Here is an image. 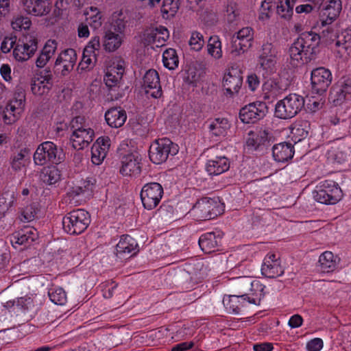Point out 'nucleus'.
Masks as SVG:
<instances>
[{"mask_svg": "<svg viewBox=\"0 0 351 351\" xmlns=\"http://www.w3.org/2000/svg\"><path fill=\"white\" fill-rule=\"evenodd\" d=\"M318 52L316 43H312L311 34L303 33L289 47L290 63L293 66L307 64L316 58Z\"/></svg>", "mask_w": 351, "mask_h": 351, "instance_id": "f257e3e1", "label": "nucleus"}, {"mask_svg": "<svg viewBox=\"0 0 351 351\" xmlns=\"http://www.w3.org/2000/svg\"><path fill=\"white\" fill-rule=\"evenodd\" d=\"M304 98L297 94H290L280 100L275 106V116L289 119L296 116L304 107Z\"/></svg>", "mask_w": 351, "mask_h": 351, "instance_id": "f03ea898", "label": "nucleus"}, {"mask_svg": "<svg viewBox=\"0 0 351 351\" xmlns=\"http://www.w3.org/2000/svg\"><path fill=\"white\" fill-rule=\"evenodd\" d=\"M90 223L89 213L83 209L73 210L62 219L64 231L69 234H80L84 232Z\"/></svg>", "mask_w": 351, "mask_h": 351, "instance_id": "7ed1b4c3", "label": "nucleus"}, {"mask_svg": "<svg viewBox=\"0 0 351 351\" xmlns=\"http://www.w3.org/2000/svg\"><path fill=\"white\" fill-rule=\"evenodd\" d=\"M178 152V147L167 138L156 140L149 147V157L155 164L165 162L169 156H173Z\"/></svg>", "mask_w": 351, "mask_h": 351, "instance_id": "20e7f679", "label": "nucleus"}, {"mask_svg": "<svg viewBox=\"0 0 351 351\" xmlns=\"http://www.w3.org/2000/svg\"><path fill=\"white\" fill-rule=\"evenodd\" d=\"M64 154L62 149L50 141L41 143L34 154V161L37 165H43L47 162L59 164L64 160Z\"/></svg>", "mask_w": 351, "mask_h": 351, "instance_id": "39448f33", "label": "nucleus"}, {"mask_svg": "<svg viewBox=\"0 0 351 351\" xmlns=\"http://www.w3.org/2000/svg\"><path fill=\"white\" fill-rule=\"evenodd\" d=\"M38 48L36 37L31 34H24L19 38L13 50V55L19 61H26L36 52Z\"/></svg>", "mask_w": 351, "mask_h": 351, "instance_id": "423d86ee", "label": "nucleus"}, {"mask_svg": "<svg viewBox=\"0 0 351 351\" xmlns=\"http://www.w3.org/2000/svg\"><path fill=\"white\" fill-rule=\"evenodd\" d=\"M268 112L265 102L256 101L243 107L239 112V117L244 123H254L263 119Z\"/></svg>", "mask_w": 351, "mask_h": 351, "instance_id": "0eeeda50", "label": "nucleus"}, {"mask_svg": "<svg viewBox=\"0 0 351 351\" xmlns=\"http://www.w3.org/2000/svg\"><path fill=\"white\" fill-rule=\"evenodd\" d=\"M163 195V188L158 182L145 184L141 191V199L145 208L152 210L156 208Z\"/></svg>", "mask_w": 351, "mask_h": 351, "instance_id": "6e6552de", "label": "nucleus"}, {"mask_svg": "<svg viewBox=\"0 0 351 351\" xmlns=\"http://www.w3.org/2000/svg\"><path fill=\"white\" fill-rule=\"evenodd\" d=\"M332 74L330 70L324 67H318L311 71L312 91L318 95L326 92L332 82Z\"/></svg>", "mask_w": 351, "mask_h": 351, "instance_id": "1a4fd4ad", "label": "nucleus"}, {"mask_svg": "<svg viewBox=\"0 0 351 351\" xmlns=\"http://www.w3.org/2000/svg\"><path fill=\"white\" fill-rule=\"evenodd\" d=\"M192 211L199 220L213 219L217 216V202L211 198L203 197L195 203Z\"/></svg>", "mask_w": 351, "mask_h": 351, "instance_id": "9d476101", "label": "nucleus"}, {"mask_svg": "<svg viewBox=\"0 0 351 351\" xmlns=\"http://www.w3.org/2000/svg\"><path fill=\"white\" fill-rule=\"evenodd\" d=\"M242 73L238 66H232L223 77V86L227 94L232 96L239 92L243 82Z\"/></svg>", "mask_w": 351, "mask_h": 351, "instance_id": "9b49d317", "label": "nucleus"}, {"mask_svg": "<svg viewBox=\"0 0 351 351\" xmlns=\"http://www.w3.org/2000/svg\"><path fill=\"white\" fill-rule=\"evenodd\" d=\"M143 86L146 94H149L154 98H160L162 95L159 75L154 69L148 70L143 78Z\"/></svg>", "mask_w": 351, "mask_h": 351, "instance_id": "f8f14e48", "label": "nucleus"}, {"mask_svg": "<svg viewBox=\"0 0 351 351\" xmlns=\"http://www.w3.org/2000/svg\"><path fill=\"white\" fill-rule=\"evenodd\" d=\"M21 3L23 10L35 16L47 15L51 9L50 0H21Z\"/></svg>", "mask_w": 351, "mask_h": 351, "instance_id": "ddd939ff", "label": "nucleus"}, {"mask_svg": "<svg viewBox=\"0 0 351 351\" xmlns=\"http://www.w3.org/2000/svg\"><path fill=\"white\" fill-rule=\"evenodd\" d=\"M272 138L267 130L261 129L256 133L255 137L247 139V145L248 147H254V150L264 154L271 146Z\"/></svg>", "mask_w": 351, "mask_h": 351, "instance_id": "4468645a", "label": "nucleus"}, {"mask_svg": "<svg viewBox=\"0 0 351 351\" xmlns=\"http://www.w3.org/2000/svg\"><path fill=\"white\" fill-rule=\"evenodd\" d=\"M94 131L91 128H83L77 131H73L71 137L72 147L75 149H83L93 141Z\"/></svg>", "mask_w": 351, "mask_h": 351, "instance_id": "2eb2a0df", "label": "nucleus"}, {"mask_svg": "<svg viewBox=\"0 0 351 351\" xmlns=\"http://www.w3.org/2000/svg\"><path fill=\"white\" fill-rule=\"evenodd\" d=\"M121 164L120 173L123 176H138L141 171L138 157L134 154L131 153L123 156Z\"/></svg>", "mask_w": 351, "mask_h": 351, "instance_id": "dca6fc26", "label": "nucleus"}, {"mask_svg": "<svg viewBox=\"0 0 351 351\" xmlns=\"http://www.w3.org/2000/svg\"><path fill=\"white\" fill-rule=\"evenodd\" d=\"M341 10V0H330L328 3L322 10V25H330L335 20Z\"/></svg>", "mask_w": 351, "mask_h": 351, "instance_id": "f3484780", "label": "nucleus"}, {"mask_svg": "<svg viewBox=\"0 0 351 351\" xmlns=\"http://www.w3.org/2000/svg\"><path fill=\"white\" fill-rule=\"evenodd\" d=\"M105 119L108 125L111 128H120L125 123L127 119L126 112L121 107L111 108L106 112Z\"/></svg>", "mask_w": 351, "mask_h": 351, "instance_id": "a211bd4d", "label": "nucleus"}, {"mask_svg": "<svg viewBox=\"0 0 351 351\" xmlns=\"http://www.w3.org/2000/svg\"><path fill=\"white\" fill-rule=\"evenodd\" d=\"M293 146L291 143L285 142L272 147L274 159L278 162L288 161L293 158Z\"/></svg>", "mask_w": 351, "mask_h": 351, "instance_id": "6ab92c4d", "label": "nucleus"}, {"mask_svg": "<svg viewBox=\"0 0 351 351\" xmlns=\"http://www.w3.org/2000/svg\"><path fill=\"white\" fill-rule=\"evenodd\" d=\"M137 247L138 244L135 239L129 235H123L116 246V250L117 254H119L121 258H124L125 255L134 252L130 256L131 257L138 251Z\"/></svg>", "mask_w": 351, "mask_h": 351, "instance_id": "aec40b11", "label": "nucleus"}, {"mask_svg": "<svg viewBox=\"0 0 351 351\" xmlns=\"http://www.w3.org/2000/svg\"><path fill=\"white\" fill-rule=\"evenodd\" d=\"M221 240V238L219 235L216 236L215 232H207L200 237L198 243L203 252L210 254L217 250Z\"/></svg>", "mask_w": 351, "mask_h": 351, "instance_id": "412c9836", "label": "nucleus"}, {"mask_svg": "<svg viewBox=\"0 0 351 351\" xmlns=\"http://www.w3.org/2000/svg\"><path fill=\"white\" fill-rule=\"evenodd\" d=\"M37 239L38 233L36 230L27 228L13 234L11 243L19 245L31 244Z\"/></svg>", "mask_w": 351, "mask_h": 351, "instance_id": "4be33fe9", "label": "nucleus"}, {"mask_svg": "<svg viewBox=\"0 0 351 351\" xmlns=\"http://www.w3.org/2000/svg\"><path fill=\"white\" fill-rule=\"evenodd\" d=\"M240 299L247 300L248 302L251 304H256V300L248 297V293L234 295L223 298V303L227 310L232 311L235 313H239L240 311V305L239 304Z\"/></svg>", "mask_w": 351, "mask_h": 351, "instance_id": "5701e85b", "label": "nucleus"}, {"mask_svg": "<svg viewBox=\"0 0 351 351\" xmlns=\"http://www.w3.org/2000/svg\"><path fill=\"white\" fill-rule=\"evenodd\" d=\"M230 168V163L226 157H216L210 160L206 164V171L210 175H219Z\"/></svg>", "mask_w": 351, "mask_h": 351, "instance_id": "b1692460", "label": "nucleus"}, {"mask_svg": "<svg viewBox=\"0 0 351 351\" xmlns=\"http://www.w3.org/2000/svg\"><path fill=\"white\" fill-rule=\"evenodd\" d=\"M122 37L119 34H116L108 29L106 32L104 38V47L108 51H114L117 49L121 45Z\"/></svg>", "mask_w": 351, "mask_h": 351, "instance_id": "393cba45", "label": "nucleus"}, {"mask_svg": "<svg viewBox=\"0 0 351 351\" xmlns=\"http://www.w3.org/2000/svg\"><path fill=\"white\" fill-rule=\"evenodd\" d=\"M320 187L326 191V193H328L330 198L328 199H330L332 204H336L341 199L342 197L341 189L334 181L326 180Z\"/></svg>", "mask_w": 351, "mask_h": 351, "instance_id": "a878e982", "label": "nucleus"}, {"mask_svg": "<svg viewBox=\"0 0 351 351\" xmlns=\"http://www.w3.org/2000/svg\"><path fill=\"white\" fill-rule=\"evenodd\" d=\"M16 200V194L13 190H8L0 195V219L3 217L5 213L13 206Z\"/></svg>", "mask_w": 351, "mask_h": 351, "instance_id": "bb28decb", "label": "nucleus"}, {"mask_svg": "<svg viewBox=\"0 0 351 351\" xmlns=\"http://www.w3.org/2000/svg\"><path fill=\"white\" fill-rule=\"evenodd\" d=\"M40 178L44 183L51 185L60 179V172L56 166L45 167L40 172Z\"/></svg>", "mask_w": 351, "mask_h": 351, "instance_id": "cd10ccee", "label": "nucleus"}, {"mask_svg": "<svg viewBox=\"0 0 351 351\" xmlns=\"http://www.w3.org/2000/svg\"><path fill=\"white\" fill-rule=\"evenodd\" d=\"M63 64L66 71H71L75 64L77 54L74 49H67L63 51L57 58Z\"/></svg>", "mask_w": 351, "mask_h": 351, "instance_id": "c85d7f7f", "label": "nucleus"}, {"mask_svg": "<svg viewBox=\"0 0 351 351\" xmlns=\"http://www.w3.org/2000/svg\"><path fill=\"white\" fill-rule=\"evenodd\" d=\"M297 0H278L277 14L282 19L289 20L293 13V6Z\"/></svg>", "mask_w": 351, "mask_h": 351, "instance_id": "c756f323", "label": "nucleus"}, {"mask_svg": "<svg viewBox=\"0 0 351 351\" xmlns=\"http://www.w3.org/2000/svg\"><path fill=\"white\" fill-rule=\"evenodd\" d=\"M262 274L267 278H274L281 276L284 273L282 267L278 263L270 264L269 261L264 262L261 268Z\"/></svg>", "mask_w": 351, "mask_h": 351, "instance_id": "7c9ffc66", "label": "nucleus"}, {"mask_svg": "<svg viewBox=\"0 0 351 351\" xmlns=\"http://www.w3.org/2000/svg\"><path fill=\"white\" fill-rule=\"evenodd\" d=\"M180 0H164L161 6V13L164 19L173 17L180 8Z\"/></svg>", "mask_w": 351, "mask_h": 351, "instance_id": "2f4dec72", "label": "nucleus"}, {"mask_svg": "<svg viewBox=\"0 0 351 351\" xmlns=\"http://www.w3.org/2000/svg\"><path fill=\"white\" fill-rule=\"evenodd\" d=\"M208 128L215 136H223L228 128V121L226 118H216L210 123Z\"/></svg>", "mask_w": 351, "mask_h": 351, "instance_id": "473e14b6", "label": "nucleus"}, {"mask_svg": "<svg viewBox=\"0 0 351 351\" xmlns=\"http://www.w3.org/2000/svg\"><path fill=\"white\" fill-rule=\"evenodd\" d=\"M321 270L323 272H330L335 267V261L331 252L326 251L322 253L319 258Z\"/></svg>", "mask_w": 351, "mask_h": 351, "instance_id": "72a5a7b5", "label": "nucleus"}, {"mask_svg": "<svg viewBox=\"0 0 351 351\" xmlns=\"http://www.w3.org/2000/svg\"><path fill=\"white\" fill-rule=\"evenodd\" d=\"M164 66L169 70H173L178 65V57L176 51L172 48L166 49L162 54Z\"/></svg>", "mask_w": 351, "mask_h": 351, "instance_id": "f704fd0d", "label": "nucleus"}, {"mask_svg": "<svg viewBox=\"0 0 351 351\" xmlns=\"http://www.w3.org/2000/svg\"><path fill=\"white\" fill-rule=\"evenodd\" d=\"M340 87L337 83L330 89L329 99L335 106L341 105L346 99H350Z\"/></svg>", "mask_w": 351, "mask_h": 351, "instance_id": "c9c22d12", "label": "nucleus"}, {"mask_svg": "<svg viewBox=\"0 0 351 351\" xmlns=\"http://www.w3.org/2000/svg\"><path fill=\"white\" fill-rule=\"evenodd\" d=\"M30 151L29 149H21L19 153L13 155L11 157V167L15 171L21 170V168L25 166L24 159L26 156H29Z\"/></svg>", "mask_w": 351, "mask_h": 351, "instance_id": "e433bc0d", "label": "nucleus"}, {"mask_svg": "<svg viewBox=\"0 0 351 351\" xmlns=\"http://www.w3.org/2000/svg\"><path fill=\"white\" fill-rule=\"evenodd\" d=\"M208 52L210 55L216 59L222 56L221 43L219 36H210L208 42Z\"/></svg>", "mask_w": 351, "mask_h": 351, "instance_id": "4c0bfd02", "label": "nucleus"}, {"mask_svg": "<svg viewBox=\"0 0 351 351\" xmlns=\"http://www.w3.org/2000/svg\"><path fill=\"white\" fill-rule=\"evenodd\" d=\"M237 287L239 289V295L247 293L246 291L249 289L252 291L253 287L260 288L261 291L263 290L262 285L258 282H251L250 279L245 278H239L237 282Z\"/></svg>", "mask_w": 351, "mask_h": 351, "instance_id": "58836bf2", "label": "nucleus"}, {"mask_svg": "<svg viewBox=\"0 0 351 351\" xmlns=\"http://www.w3.org/2000/svg\"><path fill=\"white\" fill-rule=\"evenodd\" d=\"M48 295L51 301L57 305H64L66 302V293L62 288L51 289Z\"/></svg>", "mask_w": 351, "mask_h": 351, "instance_id": "ea45409f", "label": "nucleus"}, {"mask_svg": "<svg viewBox=\"0 0 351 351\" xmlns=\"http://www.w3.org/2000/svg\"><path fill=\"white\" fill-rule=\"evenodd\" d=\"M31 89L34 95L41 96L49 92L51 90V86L46 85L44 83V81H41L38 77L32 83Z\"/></svg>", "mask_w": 351, "mask_h": 351, "instance_id": "a19ab883", "label": "nucleus"}, {"mask_svg": "<svg viewBox=\"0 0 351 351\" xmlns=\"http://www.w3.org/2000/svg\"><path fill=\"white\" fill-rule=\"evenodd\" d=\"M107 151L101 149L100 145H93L91 148V160L95 165H99L106 158L107 154Z\"/></svg>", "mask_w": 351, "mask_h": 351, "instance_id": "79ce46f5", "label": "nucleus"}, {"mask_svg": "<svg viewBox=\"0 0 351 351\" xmlns=\"http://www.w3.org/2000/svg\"><path fill=\"white\" fill-rule=\"evenodd\" d=\"M280 84V82L277 80H268L263 84V90H267L268 93H271L272 95H277L282 90H285Z\"/></svg>", "mask_w": 351, "mask_h": 351, "instance_id": "37998d69", "label": "nucleus"}, {"mask_svg": "<svg viewBox=\"0 0 351 351\" xmlns=\"http://www.w3.org/2000/svg\"><path fill=\"white\" fill-rule=\"evenodd\" d=\"M276 63V57L269 56H259V64L261 66L269 73H273Z\"/></svg>", "mask_w": 351, "mask_h": 351, "instance_id": "c03bdc74", "label": "nucleus"}, {"mask_svg": "<svg viewBox=\"0 0 351 351\" xmlns=\"http://www.w3.org/2000/svg\"><path fill=\"white\" fill-rule=\"evenodd\" d=\"M252 33H253V29L249 27H244V28H242L241 29H240L237 33V35L236 38L234 37H233V38H232V43H233L232 45H233V47L235 48V50H237L238 40H239V39L252 40L253 39Z\"/></svg>", "mask_w": 351, "mask_h": 351, "instance_id": "a18cd8bd", "label": "nucleus"}, {"mask_svg": "<svg viewBox=\"0 0 351 351\" xmlns=\"http://www.w3.org/2000/svg\"><path fill=\"white\" fill-rule=\"evenodd\" d=\"M335 160L339 164L350 165L351 163V149L346 148L337 152L335 155Z\"/></svg>", "mask_w": 351, "mask_h": 351, "instance_id": "49530a36", "label": "nucleus"}, {"mask_svg": "<svg viewBox=\"0 0 351 351\" xmlns=\"http://www.w3.org/2000/svg\"><path fill=\"white\" fill-rule=\"evenodd\" d=\"M127 21H125L124 19L120 17L113 18L109 29H112L114 33L121 35L124 33Z\"/></svg>", "mask_w": 351, "mask_h": 351, "instance_id": "de8ad7c7", "label": "nucleus"}, {"mask_svg": "<svg viewBox=\"0 0 351 351\" xmlns=\"http://www.w3.org/2000/svg\"><path fill=\"white\" fill-rule=\"evenodd\" d=\"M189 43L192 49L195 51L200 50L204 44L203 36L197 32L192 33Z\"/></svg>", "mask_w": 351, "mask_h": 351, "instance_id": "09e8293b", "label": "nucleus"}, {"mask_svg": "<svg viewBox=\"0 0 351 351\" xmlns=\"http://www.w3.org/2000/svg\"><path fill=\"white\" fill-rule=\"evenodd\" d=\"M199 71H197L194 66L189 65L188 69H186V75L184 76L185 82L193 84L199 81Z\"/></svg>", "mask_w": 351, "mask_h": 351, "instance_id": "8fccbe9b", "label": "nucleus"}, {"mask_svg": "<svg viewBox=\"0 0 351 351\" xmlns=\"http://www.w3.org/2000/svg\"><path fill=\"white\" fill-rule=\"evenodd\" d=\"M157 31L158 30L155 28L145 30L141 38L142 43H143L144 45H149L154 43L158 40Z\"/></svg>", "mask_w": 351, "mask_h": 351, "instance_id": "3c124183", "label": "nucleus"}, {"mask_svg": "<svg viewBox=\"0 0 351 351\" xmlns=\"http://www.w3.org/2000/svg\"><path fill=\"white\" fill-rule=\"evenodd\" d=\"M321 38L325 39L326 42H333L338 38V29L333 26H327L322 30Z\"/></svg>", "mask_w": 351, "mask_h": 351, "instance_id": "603ef678", "label": "nucleus"}, {"mask_svg": "<svg viewBox=\"0 0 351 351\" xmlns=\"http://www.w3.org/2000/svg\"><path fill=\"white\" fill-rule=\"evenodd\" d=\"M17 40L15 35L11 34L10 36H5L1 45V50L3 53H7L10 51L11 49L14 48V46Z\"/></svg>", "mask_w": 351, "mask_h": 351, "instance_id": "864d4df0", "label": "nucleus"}, {"mask_svg": "<svg viewBox=\"0 0 351 351\" xmlns=\"http://www.w3.org/2000/svg\"><path fill=\"white\" fill-rule=\"evenodd\" d=\"M313 197L317 202L321 204H333L330 199H328L330 198L328 193H326V191H324L321 187L313 192Z\"/></svg>", "mask_w": 351, "mask_h": 351, "instance_id": "5fc2aeb1", "label": "nucleus"}, {"mask_svg": "<svg viewBox=\"0 0 351 351\" xmlns=\"http://www.w3.org/2000/svg\"><path fill=\"white\" fill-rule=\"evenodd\" d=\"M31 24V21L28 18L21 16L12 23V27L15 30H19L22 28L27 29L29 28Z\"/></svg>", "mask_w": 351, "mask_h": 351, "instance_id": "6e6d98bb", "label": "nucleus"}, {"mask_svg": "<svg viewBox=\"0 0 351 351\" xmlns=\"http://www.w3.org/2000/svg\"><path fill=\"white\" fill-rule=\"evenodd\" d=\"M337 84L341 86L340 88L343 90L348 98H351V77H343L338 82Z\"/></svg>", "mask_w": 351, "mask_h": 351, "instance_id": "4d7b16f0", "label": "nucleus"}, {"mask_svg": "<svg viewBox=\"0 0 351 351\" xmlns=\"http://www.w3.org/2000/svg\"><path fill=\"white\" fill-rule=\"evenodd\" d=\"M121 75L122 72H117V76L110 72L107 73L104 77L106 85L110 88L115 86L121 79Z\"/></svg>", "mask_w": 351, "mask_h": 351, "instance_id": "13d9d810", "label": "nucleus"}, {"mask_svg": "<svg viewBox=\"0 0 351 351\" xmlns=\"http://www.w3.org/2000/svg\"><path fill=\"white\" fill-rule=\"evenodd\" d=\"M277 51L271 43L267 42L262 46L260 56H269L270 57H276Z\"/></svg>", "mask_w": 351, "mask_h": 351, "instance_id": "bf43d9fd", "label": "nucleus"}, {"mask_svg": "<svg viewBox=\"0 0 351 351\" xmlns=\"http://www.w3.org/2000/svg\"><path fill=\"white\" fill-rule=\"evenodd\" d=\"M272 6V0H265L262 2L261 6V14L259 18L261 19L269 18V12Z\"/></svg>", "mask_w": 351, "mask_h": 351, "instance_id": "052dcab7", "label": "nucleus"}, {"mask_svg": "<svg viewBox=\"0 0 351 351\" xmlns=\"http://www.w3.org/2000/svg\"><path fill=\"white\" fill-rule=\"evenodd\" d=\"M323 341L319 338H315L309 341L306 344L308 351H319L323 347Z\"/></svg>", "mask_w": 351, "mask_h": 351, "instance_id": "680f3d73", "label": "nucleus"}, {"mask_svg": "<svg viewBox=\"0 0 351 351\" xmlns=\"http://www.w3.org/2000/svg\"><path fill=\"white\" fill-rule=\"evenodd\" d=\"M36 214V208L32 206L29 205L25 208L22 211V216L24 221H30L34 219Z\"/></svg>", "mask_w": 351, "mask_h": 351, "instance_id": "e2e57ef3", "label": "nucleus"}, {"mask_svg": "<svg viewBox=\"0 0 351 351\" xmlns=\"http://www.w3.org/2000/svg\"><path fill=\"white\" fill-rule=\"evenodd\" d=\"M57 48V43L55 40H48L45 45L42 51L47 56L51 57L54 54Z\"/></svg>", "mask_w": 351, "mask_h": 351, "instance_id": "0e129e2a", "label": "nucleus"}, {"mask_svg": "<svg viewBox=\"0 0 351 351\" xmlns=\"http://www.w3.org/2000/svg\"><path fill=\"white\" fill-rule=\"evenodd\" d=\"M252 40L250 39H239L237 41V50L238 53H239L240 51H242V53L247 51L251 46H252Z\"/></svg>", "mask_w": 351, "mask_h": 351, "instance_id": "69168bd1", "label": "nucleus"}, {"mask_svg": "<svg viewBox=\"0 0 351 351\" xmlns=\"http://www.w3.org/2000/svg\"><path fill=\"white\" fill-rule=\"evenodd\" d=\"M193 346L194 343L193 341L182 342L173 346L171 348V351H186L192 348Z\"/></svg>", "mask_w": 351, "mask_h": 351, "instance_id": "338daca9", "label": "nucleus"}, {"mask_svg": "<svg viewBox=\"0 0 351 351\" xmlns=\"http://www.w3.org/2000/svg\"><path fill=\"white\" fill-rule=\"evenodd\" d=\"M254 351H271L274 348L271 343H262L254 344L253 346Z\"/></svg>", "mask_w": 351, "mask_h": 351, "instance_id": "774afa93", "label": "nucleus"}]
</instances>
